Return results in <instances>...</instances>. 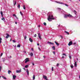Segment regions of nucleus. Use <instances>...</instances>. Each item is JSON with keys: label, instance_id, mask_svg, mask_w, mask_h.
<instances>
[{"label": "nucleus", "instance_id": "obj_29", "mask_svg": "<svg viewBox=\"0 0 80 80\" xmlns=\"http://www.w3.org/2000/svg\"><path fill=\"white\" fill-rule=\"evenodd\" d=\"M1 19L2 20H3V21H4V20H5V18H3Z\"/></svg>", "mask_w": 80, "mask_h": 80}, {"label": "nucleus", "instance_id": "obj_12", "mask_svg": "<svg viewBox=\"0 0 80 80\" xmlns=\"http://www.w3.org/2000/svg\"><path fill=\"white\" fill-rule=\"evenodd\" d=\"M6 35H7V36L6 37V38H8V37H9V34L8 33H7Z\"/></svg>", "mask_w": 80, "mask_h": 80}, {"label": "nucleus", "instance_id": "obj_36", "mask_svg": "<svg viewBox=\"0 0 80 80\" xmlns=\"http://www.w3.org/2000/svg\"><path fill=\"white\" fill-rule=\"evenodd\" d=\"M12 42H13V43H15V42H16V41H15V40H13Z\"/></svg>", "mask_w": 80, "mask_h": 80}, {"label": "nucleus", "instance_id": "obj_11", "mask_svg": "<svg viewBox=\"0 0 80 80\" xmlns=\"http://www.w3.org/2000/svg\"><path fill=\"white\" fill-rule=\"evenodd\" d=\"M64 17V18H67V17H68V14H65Z\"/></svg>", "mask_w": 80, "mask_h": 80}, {"label": "nucleus", "instance_id": "obj_24", "mask_svg": "<svg viewBox=\"0 0 80 80\" xmlns=\"http://www.w3.org/2000/svg\"><path fill=\"white\" fill-rule=\"evenodd\" d=\"M30 55H31V57H32V56H33V53H32V52H31L30 53Z\"/></svg>", "mask_w": 80, "mask_h": 80}, {"label": "nucleus", "instance_id": "obj_32", "mask_svg": "<svg viewBox=\"0 0 80 80\" xmlns=\"http://www.w3.org/2000/svg\"><path fill=\"white\" fill-rule=\"evenodd\" d=\"M23 8L24 9V10H25V5H23Z\"/></svg>", "mask_w": 80, "mask_h": 80}, {"label": "nucleus", "instance_id": "obj_3", "mask_svg": "<svg viewBox=\"0 0 80 80\" xmlns=\"http://www.w3.org/2000/svg\"><path fill=\"white\" fill-rule=\"evenodd\" d=\"M73 44V42L72 41H70L69 42V43L68 44V45L69 46H70V45H72Z\"/></svg>", "mask_w": 80, "mask_h": 80}, {"label": "nucleus", "instance_id": "obj_4", "mask_svg": "<svg viewBox=\"0 0 80 80\" xmlns=\"http://www.w3.org/2000/svg\"><path fill=\"white\" fill-rule=\"evenodd\" d=\"M38 35L39 38L40 40H41L42 37L40 36V33H38Z\"/></svg>", "mask_w": 80, "mask_h": 80}, {"label": "nucleus", "instance_id": "obj_21", "mask_svg": "<svg viewBox=\"0 0 80 80\" xmlns=\"http://www.w3.org/2000/svg\"><path fill=\"white\" fill-rule=\"evenodd\" d=\"M2 38H0V44L2 43Z\"/></svg>", "mask_w": 80, "mask_h": 80}, {"label": "nucleus", "instance_id": "obj_58", "mask_svg": "<svg viewBox=\"0 0 80 80\" xmlns=\"http://www.w3.org/2000/svg\"><path fill=\"white\" fill-rule=\"evenodd\" d=\"M73 44H74V45H76V43H73Z\"/></svg>", "mask_w": 80, "mask_h": 80}, {"label": "nucleus", "instance_id": "obj_54", "mask_svg": "<svg viewBox=\"0 0 80 80\" xmlns=\"http://www.w3.org/2000/svg\"><path fill=\"white\" fill-rule=\"evenodd\" d=\"M59 26H60V25H58V26H57V27H59Z\"/></svg>", "mask_w": 80, "mask_h": 80}, {"label": "nucleus", "instance_id": "obj_19", "mask_svg": "<svg viewBox=\"0 0 80 80\" xmlns=\"http://www.w3.org/2000/svg\"><path fill=\"white\" fill-rule=\"evenodd\" d=\"M20 45L19 44L18 45L17 47H18V48H20Z\"/></svg>", "mask_w": 80, "mask_h": 80}, {"label": "nucleus", "instance_id": "obj_34", "mask_svg": "<svg viewBox=\"0 0 80 80\" xmlns=\"http://www.w3.org/2000/svg\"><path fill=\"white\" fill-rule=\"evenodd\" d=\"M58 9L60 11L61 10V8H58Z\"/></svg>", "mask_w": 80, "mask_h": 80}, {"label": "nucleus", "instance_id": "obj_46", "mask_svg": "<svg viewBox=\"0 0 80 80\" xmlns=\"http://www.w3.org/2000/svg\"><path fill=\"white\" fill-rule=\"evenodd\" d=\"M34 37H37V35L36 34H35L34 35Z\"/></svg>", "mask_w": 80, "mask_h": 80}, {"label": "nucleus", "instance_id": "obj_50", "mask_svg": "<svg viewBox=\"0 0 80 80\" xmlns=\"http://www.w3.org/2000/svg\"><path fill=\"white\" fill-rule=\"evenodd\" d=\"M27 62H28V61H26L25 62V63H27Z\"/></svg>", "mask_w": 80, "mask_h": 80}, {"label": "nucleus", "instance_id": "obj_51", "mask_svg": "<svg viewBox=\"0 0 80 80\" xmlns=\"http://www.w3.org/2000/svg\"><path fill=\"white\" fill-rule=\"evenodd\" d=\"M31 50H32V51H33V48H31Z\"/></svg>", "mask_w": 80, "mask_h": 80}, {"label": "nucleus", "instance_id": "obj_20", "mask_svg": "<svg viewBox=\"0 0 80 80\" xmlns=\"http://www.w3.org/2000/svg\"><path fill=\"white\" fill-rule=\"evenodd\" d=\"M25 61H27L28 62L29 60H28V58H27L25 59Z\"/></svg>", "mask_w": 80, "mask_h": 80}, {"label": "nucleus", "instance_id": "obj_37", "mask_svg": "<svg viewBox=\"0 0 80 80\" xmlns=\"http://www.w3.org/2000/svg\"><path fill=\"white\" fill-rule=\"evenodd\" d=\"M70 67H71V68H73V66L72 65H71Z\"/></svg>", "mask_w": 80, "mask_h": 80}, {"label": "nucleus", "instance_id": "obj_45", "mask_svg": "<svg viewBox=\"0 0 80 80\" xmlns=\"http://www.w3.org/2000/svg\"><path fill=\"white\" fill-rule=\"evenodd\" d=\"M53 54H54V55H55V52H53Z\"/></svg>", "mask_w": 80, "mask_h": 80}, {"label": "nucleus", "instance_id": "obj_53", "mask_svg": "<svg viewBox=\"0 0 80 80\" xmlns=\"http://www.w3.org/2000/svg\"><path fill=\"white\" fill-rule=\"evenodd\" d=\"M23 69L25 71L26 70V69L25 68H23Z\"/></svg>", "mask_w": 80, "mask_h": 80}, {"label": "nucleus", "instance_id": "obj_48", "mask_svg": "<svg viewBox=\"0 0 80 80\" xmlns=\"http://www.w3.org/2000/svg\"><path fill=\"white\" fill-rule=\"evenodd\" d=\"M32 65H33V66H34V65H35V64H34V63H32Z\"/></svg>", "mask_w": 80, "mask_h": 80}, {"label": "nucleus", "instance_id": "obj_9", "mask_svg": "<svg viewBox=\"0 0 80 80\" xmlns=\"http://www.w3.org/2000/svg\"><path fill=\"white\" fill-rule=\"evenodd\" d=\"M13 17H15L16 18H17V20H18V18H17V16H16V15L15 14H13Z\"/></svg>", "mask_w": 80, "mask_h": 80}, {"label": "nucleus", "instance_id": "obj_14", "mask_svg": "<svg viewBox=\"0 0 80 80\" xmlns=\"http://www.w3.org/2000/svg\"><path fill=\"white\" fill-rule=\"evenodd\" d=\"M29 40L31 42H33V40L31 38H29Z\"/></svg>", "mask_w": 80, "mask_h": 80}, {"label": "nucleus", "instance_id": "obj_8", "mask_svg": "<svg viewBox=\"0 0 80 80\" xmlns=\"http://www.w3.org/2000/svg\"><path fill=\"white\" fill-rule=\"evenodd\" d=\"M12 77H13V79H14V80H15V79L16 78V77H17V76L15 75H13L12 76Z\"/></svg>", "mask_w": 80, "mask_h": 80}, {"label": "nucleus", "instance_id": "obj_42", "mask_svg": "<svg viewBox=\"0 0 80 80\" xmlns=\"http://www.w3.org/2000/svg\"><path fill=\"white\" fill-rule=\"evenodd\" d=\"M27 38V36H24V39H26Z\"/></svg>", "mask_w": 80, "mask_h": 80}, {"label": "nucleus", "instance_id": "obj_23", "mask_svg": "<svg viewBox=\"0 0 80 80\" xmlns=\"http://www.w3.org/2000/svg\"><path fill=\"white\" fill-rule=\"evenodd\" d=\"M74 13L75 15H77V12L75 10L74 11Z\"/></svg>", "mask_w": 80, "mask_h": 80}, {"label": "nucleus", "instance_id": "obj_41", "mask_svg": "<svg viewBox=\"0 0 80 80\" xmlns=\"http://www.w3.org/2000/svg\"><path fill=\"white\" fill-rule=\"evenodd\" d=\"M38 49H39V51H41V49H40V48H38Z\"/></svg>", "mask_w": 80, "mask_h": 80}, {"label": "nucleus", "instance_id": "obj_35", "mask_svg": "<svg viewBox=\"0 0 80 80\" xmlns=\"http://www.w3.org/2000/svg\"><path fill=\"white\" fill-rule=\"evenodd\" d=\"M65 33H67L68 34V35H69V33H68L67 32L65 31Z\"/></svg>", "mask_w": 80, "mask_h": 80}, {"label": "nucleus", "instance_id": "obj_5", "mask_svg": "<svg viewBox=\"0 0 80 80\" xmlns=\"http://www.w3.org/2000/svg\"><path fill=\"white\" fill-rule=\"evenodd\" d=\"M43 78L45 79V80H47V77L45 75H43Z\"/></svg>", "mask_w": 80, "mask_h": 80}, {"label": "nucleus", "instance_id": "obj_31", "mask_svg": "<svg viewBox=\"0 0 80 80\" xmlns=\"http://www.w3.org/2000/svg\"><path fill=\"white\" fill-rule=\"evenodd\" d=\"M43 25H44L45 26H46V25H47V24H46V23L45 22H44Z\"/></svg>", "mask_w": 80, "mask_h": 80}, {"label": "nucleus", "instance_id": "obj_38", "mask_svg": "<svg viewBox=\"0 0 80 80\" xmlns=\"http://www.w3.org/2000/svg\"><path fill=\"white\" fill-rule=\"evenodd\" d=\"M52 71H53V67H52Z\"/></svg>", "mask_w": 80, "mask_h": 80}, {"label": "nucleus", "instance_id": "obj_61", "mask_svg": "<svg viewBox=\"0 0 80 80\" xmlns=\"http://www.w3.org/2000/svg\"><path fill=\"white\" fill-rule=\"evenodd\" d=\"M38 27H40V25H39L38 26Z\"/></svg>", "mask_w": 80, "mask_h": 80}, {"label": "nucleus", "instance_id": "obj_49", "mask_svg": "<svg viewBox=\"0 0 80 80\" xmlns=\"http://www.w3.org/2000/svg\"><path fill=\"white\" fill-rule=\"evenodd\" d=\"M60 37H61L62 39L63 38V37H62V36H60Z\"/></svg>", "mask_w": 80, "mask_h": 80}, {"label": "nucleus", "instance_id": "obj_39", "mask_svg": "<svg viewBox=\"0 0 80 80\" xmlns=\"http://www.w3.org/2000/svg\"><path fill=\"white\" fill-rule=\"evenodd\" d=\"M69 58L70 59H71V58H72V56H69Z\"/></svg>", "mask_w": 80, "mask_h": 80}, {"label": "nucleus", "instance_id": "obj_7", "mask_svg": "<svg viewBox=\"0 0 80 80\" xmlns=\"http://www.w3.org/2000/svg\"><path fill=\"white\" fill-rule=\"evenodd\" d=\"M22 72V70L21 69H20V70H17L16 71L17 73H20Z\"/></svg>", "mask_w": 80, "mask_h": 80}, {"label": "nucleus", "instance_id": "obj_27", "mask_svg": "<svg viewBox=\"0 0 80 80\" xmlns=\"http://www.w3.org/2000/svg\"><path fill=\"white\" fill-rule=\"evenodd\" d=\"M10 73H11V71L10 70H8V73L9 74H10Z\"/></svg>", "mask_w": 80, "mask_h": 80}, {"label": "nucleus", "instance_id": "obj_57", "mask_svg": "<svg viewBox=\"0 0 80 80\" xmlns=\"http://www.w3.org/2000/svg\"><path fill=\"white\" fill-rule=\"evenodd\" d=\"M43 58H45V57L44 56H43Z\"/></svg>", "mask_w": 80, "mask_h": 80}, {"label": "nucleus", "instance_id": "obj_60", "mask_svg": "<svg viewBox=\"0 0 80 80\" xmlns=\"http://www.w3.org/2000/svg\"><path fill=\"white\" fill-rule=\"evenodd\" d=\"M12 40V38L10 39V42H11Z\"/></svg>", "mask_w": 80, "mask_h": 80}, {"label": "nucleus", "instance_id": "obj_52", "mask_svg": "<svg viewBox=\"0 0 80 80\" xmlns=\"http://www.w3.org/2000/svg\"><path fill=\"white\" fill-rule=\"evenodd\" d=\"M39 45H40V44H39V43H38V44H37V45H38V46H39Z\"/></svg>", "mask_w": 80, "mask_h": 80}, {"label": "nucleus", "instance_id": "obj_56", "mask_svg": "<svg viewBox=\"0 0 80 80\" xmlns=\"http://www.w3.org/2000/svg\"><path fill=\"white\" fill-rule=\"evenodd\" d=\"M62 58H65V57H64L63 56L62 57Z\"/></svg>", "mask_w": 80, "mask_h": 80}, {"label": "nucleus", "instance_id": "obj_6", "mask_svg": "<svg viewBox=\"0 0 80 80\" xmlns=\"http://www.w3.org/2000/svg\"><path fill=\"white\" fill-rule=\"evenodd\" d=\"M26 72L27 73L28 76L29 75V71H28V69H26Z\"/></svg>", "mask_w": 80, "mask_h": 80}, {"label": "nucleus", "instance_id": "obj_44", "mask_svg": "<svg viewBox=\"0 0 80 80\" xmlns=\"http://www.w3.org/2000/svg\"><path fill=\"white\" fill-rule=\"evenodd\" d=\"M58 65H59V64H58V63L57 64V66L58 67Z\"/></svg>", "mask_w": 80, "mask_h": 80}, {"label": "nucleus", "instance_id": "obj_2", "mask_svg": "<svg viewBox=\"0 0 80 80\" xmlns=\"http://www.w3.org/2000/svg\"><path fill=\"white\" fill-rule=\"evenodd\" d=\"M55 2H56V3H59V4H61L62 5H65V6H66V7H68V5L67 4H64V3L60 1L58 2L56 1H55Z\"/></svg>", "mask_w": 80, "mask_h": 80}, {"label": "nucleus", "instance_id": "obj_17", "mask_svg": "<svg viewBox=\"0 0 80 80\" xmlns=\"http://www.w3.org/2000/svg\"><path fill=\"white\" fill-rule=\"evenodd\" d=\"M48 43H49V44H52V45H53V43L51 42H48Z\"/></svg>", "mask_w": 80, "mask_h": 80}, {"label": "nucleus", "instance_id": "obj_33", "mask_svg": "<svg viewBox=\"0 0 80 80\" xmlns=\"http://www.w3.org/2000/svg\"><path fill=\"white\" fill-rule=\"evenodd\" d=\"M20 13L21 14V15L22 16V15H23V13H22V12H20Z\"/></svg>", "mask_w": 80, "mask_h": 80}, {"label": "nucleus", "instance_id": "obj_62", "mask_svg": "<svg viewBox=\"0 0 80 80\" xmlns=\"http://www.w3.org/2000/svg\"><path fill=\"white\" fill-rule=\"evenodd\" d=\"M76 18H78V17L77 16L76 17H75Z\"/></svg>", "mask_w": 80, "mask_h": 80}, {"label": "nucleus", "instance_id": "obj_40", "mask_svg": "<svg viewBox=\"0 0 80 80\" xmlns=\"http://www.w3.org/2000/svg\"><path fill=\"white\" fill-rule=\"evenodd\" d=\"M63 55H64L65 56H67V55H66V54H65V53H63Z\"/></svg>", "mask_w": 80, "mask_h": 80}, {"label": "nucleus", "instance_id": "obj_13", "mask_svg": "<svg viewBox=\"0 0 80 80\" xmlns=\"http://www.w3.org/2000/svg\"><path fill=\"white\" fill-rule=\"evenodd\" d=\"M74 67H77V62H75L74 63Z\"/></svg>", "mask_w": 80, "mask_h": 80}, {"label": "nucleus", "instance_id": "obj_64", "mask_svg": "<svg viewBox=\"0 0 80 80\" xmlns=\"http://www.w3.org/2000/svg\"><path fill=\"white\" fill-rule=\"evenodd\" d=\"M14 47H16V45H15V46H14Z\"/></svg>", "mask_w": 80, "mask_h": 80}, {"label": "nucleus", "instance_id": "obj_22", "mask_svg": "<svg viewBox=\"0 0 80 80\" xmlns=\"http://www.w3.org/2000/svg\"><path fill=\"white\" fill-rule=\"evenodd\" d=\"M13 4L14 5H16V2H14V1H13Z\"/></svg>", "mask_w": 80, "mask_h": 80}, {"label": "nucleus", "instance_id": "obj_18", "mask_svg": "<svg viewBox=\"0 0 80 80\" xmlns=\"http://www.w3.org/2000/svg\"><path fill=\"white\" fill-rule=\"evenodd\" d=\"M2 78H3V79H4V80L7 79V78H5V77H4L3 76H2Z\"/></svg>", "mask_w": 80, "mask_h": 80}, {"label": "nucleus", "instance_id": "obj_25", "mask_svg": "<svg viewBox=\"0 0 80 80\" xmlns=\"http://www.w3.org/2000/svg\"><path fill=\"white\" fill-rule=\"evenodd\" d=\"M1 15L2 17H3V12H2V11L1 12Z\"/></svg>", "mask_w": 80, "mask_h": 80}, {"label": "nucleus", "instance_id": "obj_15", "mask_svg": "<svg viewBox=\"0 0 80 80\" xmlns=\"http://www.w3.org/2000/svg\"><path fill=\"white\" fill-rule=\"evenodd\" d=\"M32 78H33V80H35V76L34 75H33Z\"/></svg>", "mask_w": 80, "mask_h": 80}, {"label": "nucleus", "instance_id": "obj_10", "mask_svg": "<svg viewBox=\"0 0 80 80\" xmlns=\"http://www.w3.org/2000/svg\"><path fill=\"white\" fill-rule=\"evenodd\" d=\"M68 17H73V16H72V15H71L70 14H68Z\"/></svg>", "mask_w": 80, "mask_h": 80}, {"label": "nucleus", "instance_id": "obj_47", "mask_svg": "<svg viewBox=\"0 0 80 80\" xmlns=\"http://www.w3.org/2000/svg\"><path fill=\"white\" fill-rule=\"evenodd\" d=\"M2 55H3V53H1V57H2Z\"/></svg>", "mask_w": 80, "mask_h": 80}, {"label": "nucleus", "instance_id": "obj_59", "mask_svg": "<svg viewBox=\"0 0 80 80\" xmlns=\"http://www.w3.org/2000/svg\"><path fill=\"white\" fill-rule=\"evenodd\" d=\"M15 23H16V24H17V22H15Z\"/></svg>", "mask_w": 80, "mask_h": 80}, {"label": "nucleus", "instance_id": "obj_43", "mask_svg": "<svg viewBox=\"0 0 80 80\" xmlns=\"http://www.w3.org/2000/svg\"><path fill=\"white\" fill-rule=\"evenodd\" d=\"M2 69V67L0 66V71H1V69Z\"/></svg>", "mask_w": 80, "mask_h": 80}, {"label": "nucleus", "instance_id": "obj_1", "mask_svg": "<svg viewBox=\"0 0 80 80\" xmlns=\"http://www.w3.org/2000/svg\"><path fill=\"white\" fill-rule=\"evenodd\" d=\"M50 14H51V13H48L47 14V15H49L48 16V20L49 22L52 21V20H55V18L53 17V16L52 15H51Z\"/></svg>", "mask_w": 80, "mask_h": 80}, {"label": "nucleus", "instance_id": "obj_26", "mask_svg": "<svg viewBox=\"0 0 80 80\" xmlns=\"http://www.w3.org/2000/svg\"><path fill=\"white\" fill-rule=\"evenodd\" d=\"M52 48H53V50H55V46H53L52 47Z\"/></svg>", "mask_w": 80, "mask_h": 80}, {"label": "nucleus", "instance_id": "obj_30", "mask_svg": "<svg viewBox=\"0 0 80 80\" xmlns=\"http://www.w3.org/2000/svg\"><path fill=\"white\" fill-rule=\"evenodd\" d=\"M20 4H18V7L19 8H20Z\"/></svg>", "mask_w": 80, "mask_h": 80}, {"label": "nucleus", "instance_id": "obj_63", "mask_svg": "<svg viewBox=\"0 0 80 80\" xmlns=\"http://www.w3.org/2000/svg\"><path fill=\"white\" fill-rule=\"evenodd\" d=\"M79 78L80 79V75H79Z\"/></svg>", "mask_w": 80, "mask_h": 80}, {"label": "nucleus", "instance_id": "obj_55", "mask_svg": "<svg viewBox=\"0 0 80 80\" xmlns=\"http://www.w3.org/2000/svg\"><path fill=\"white\" fill-rule=\"evenodd\" d=\"M3 62H5V59H4L3 60Z\"/></svg>", "mask_w": 80, "mask_h": 80}, {"label": "nucleus", "instance_id": "obj_16", "mask_svg": "<svg viewBox=\"0 0 80 80\" xmlns=\"http://www.w3.org/2000/svg\"><path fill=\"white\" fill-rule=\"evenodd\" d=\"M55 43L56 45H58H58H59V44L57 42H56V41H55Z\"/></svg>", "mask_w": 80, "mask_h": 80}, {"label": "nucleus", "instance_id": "obj_28", "mask_svg": "<svg viewBox=\"0 0 80 80\" xmlns=\"http://www.w3.org/2000/svg\"><path fill=\"white\" fill-rule=\"evenodd\" d=\"M28 65H26L25 66V68H28Z\"/></svg>", "mask_w": 80, "mask_h": 80}]
</instances>
